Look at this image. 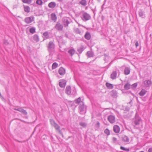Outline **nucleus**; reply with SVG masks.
<instances>
[{"label":"nucleus","mask_w":152,"mask_h":152,"mask_svg":"<svg viewBox=\"0 0 152 152\" xmlns=\"http://www.w3.org/2000/svg\"><path fill=\"white\" fill-rule=\"evenodd\" d=\"M65 92L68 95H75L76 93V91L75 89L74 88L72 90H71L70 86H67L66 87Z\"/></svg>","instance_id":"obj_1"},{"label":"nucleus","mask_w":152,"mask_h":152,"mask_svg":"<svg viewBox=\"0 0 152 152\" xmlns=\"http://www.w3.org/2000/svg\"><path fill=\"white\" fill-rule=\"evenodd\" d=\"M47 49L49 52H52L54 49L55 45L53 41H50L47 46Z\"/></svg>","instance_id":"obj_2"},{"label":"nucleus","mask_w":152,"mask_h":152,"mask_svg":"<svg viewBox=\"0 0 152 152\" xmlns=\"http://www.w3.org/2000/svg\"><path fill=\"white\" fill-rule=\"evenodd\" d=\"M82 19L84 21H86L89 20L91 17L90 15L86 12H82L81 16Z\"/></svg>","instance_id":"obj_3"},{"label":"nucleus","mask_w":152,"mask_h":152,"mask_svg":"<svg viewBox=\"0 0 152 152\" xmlns=\"http://www.w3.org/2000/svg\"><path fill=\"white\" fill-rule=\"evenodd\" d=\"M71 21V19L70 18L67 17H64L62 19V22L64 27H67L68 25L70 23Z\"/></svg>","instance_id":"obj_4"},{"label":"nucleus","mask_w":152,"mask_h":152,"mask_svg":"<svg viewBox=\"0 0 152 152\" xmlns=\"http://www.w3.org/2000/svg\"><path fill=\"white\" fill-rule=\"evenodd\" d=\"M50 122L51 125L53 126L55 129L58 131L59 132L61 133V131L60 130V126L57 124L53 120H50Z\"/></svg>","instance_id":"obj_5"},{"label":"nucleus","mask_w":152,"mask_h":152,"mask_svg":"<svg viewBox=\"0 0 152 152\" xmlns=\"http://www.w3.org/2000/svg\"><path fill=\"white\" fill-rule=\"evenodd\" d=\"M63 25L58 22H57L55 26V28L59 31H61L63 30Z\"/></svg>","instance_id":"obj_6"},{"label":"nucleus","mask_w":152,"mask_h":152,"mask_svg":"<svg viewBox=\"0 0 152 152\" xmlns=\"http://www.w3.org/2000/svg\"><path fill=\"white\" fill-rule=\"evenodd\" d=\"M107 120L111 124L114 123L115 121V116L112 115H109L108 116Z\"/></svg>","instance_id":"obj_7"},{"label":"nucleus","mask_w":152,"mask_h":152,"mask_svg":"<svg viewBox=\"0 0 152 152\" xmlns=\"http://www.w3.org/2000/svg\"><path fill=\"white\" fill-rule=\"evenodd\" d=\"M81 104H80V105L79 106V109L80 113L82 114L83 113V112H84L85 111V107L84 103L83 102H81Z\"/></svg>","instance_id":"obj_8"},{"label":"nucleus","mask_w":152,"mask_h":152,"mask_svg":"<svg viewBox=\"0 0 152 152\" xmlns=\"http://www.w3.org/2000/svg\"><path fill=\"white\" fill-rule=\"evenodd\" d=\"M66 81L64 80H60V82L59 83V85L61 88H64L66 85Z\"/></svg>","instance_id":"obj_9"},{"label":"nucleus","mask_w":152,"mask_h":152,"mask_svg":"<svg viewBox=\"0 0 152 152\" xmlns=\"http://www.w3.org/2000/svg\"><path fill=\"white\" fill-rule=\"evenodd\" d=\"M58 72L59 74L61 75H64L65 73V69L62 67H61L59 69Z\"/></svg>","instance_id":"obj_10"},{"label":"nucleus","mask_w":152,"mask_h":152,"mask_svg":"<svg viewBox=\"0 0 152 152\" xmlns=\"http://www.w3.org/2000/svg\"><path fill=\"white\" fill-rule=\"evenodd\" d=\"M34 20V18L29 17L26 18L25 19V22L28 24L32 22Z\"/></svg>","instance_id":"obj_11"},{"label":"nucleus","mask_w":152,"mask_h":152,"mask_svg":"<svg viewBox=\"0 0 152 152\" xmlns=\"http://www.w3.org/2000/svg\"><path fill=\"white\" fill-rule=\"evenodd\" d=\"M113 130L114 132L116 133H118L120 131L119 126L117 125H115L113 126Z\"/></svg>","instance_id":"obj_12"},{"label":"nucleus","mask_w":152,"mask_h":152,"mask_svg":"<svg viewBox=\"0 0 152 152\" xmlns=\"http://www.w3.org/2000/svg\"><path fill=\"white\" fill-rule=\"evenodd\" d=\"M111 95L113 98H116L118 96L116 90H112L111 92Z\"/></svg>","instance_id":"obj_13"},{"label":"nucleus","mask_w":152,"mask_h":152,"mask_svg":"<svg viewBox=\"0 0 152 152\" xmlns=\"http://www.w3.org/2000/svg\"><path fill=\"white\" fill-rule=\"evenodd\" d=\"M117 73L116 71H113L110 75V78L112 80H114L116 78Z\"/></svg>","instance_id":"obj_14"},{"label":"nucleus","mask_w":152,"mask_h":152,"mask_svg":"<svg viewBox=\"0 0 152 152\" xmlns=\"http://www.w3.org/2000/svg\"><path fill=\"white\" fill-rule=\"evenodd\" d=\"M122 141L128 143L129 142V138L127 136L124 135L122 137Z\"/></svg>","instance_id":"obj_15"},{"label":"nucleus","mask_w":152,"mask_h":152,"mask_svg":"<svg viewBox=\"0 0 152 152\" xmlns=\"http://www.w3.org/2000/svg\"><path fill=\"white\" fill-rule=\"evenodd\" d=\"M85 38L88 40H89L91 38V35L90 33L88 31H87L84 35Z\"/></svg>","instance_id":"obj_16"},{"label":"nucleus","mask_w":152,"mask_h":152,"mask_svg":"<svg viewBox=\"0 0 152 152\" xmlns=\"http://www.w3.org/2000/svg\"><path fill=\"white\" fill-rule=\"evenodd\" d=\"M124 74L126 75H127L129 74L130 73V69L128 67H126L124 70Z\"/></svg>","instance_id":"obj_17"},{"label":"nucleus","mask_w":152,"mask_h":152,"mask_svg":"<svg viewBox=\"0 0 152 152\" xmlns=\"http://www.w3.org/2000/svg\"><path fill=\"white\" fill-rule=\"evenodd\" d=\"M131 85L129 82L127 83L124 86V88L126 90H128L130 89Z\"/></svg>","instance_id":"obj_18"},{"label":"nucleus","mask_w":152,"mask_h":152,"mask_svg":"<svg viewBox=\"0 0 152 152\" xmlns=\"http://www.w3.org/2000/svg\"><path fill=\"white\" fill-rule=\"evenodd\" d=\"M86 55L88 58H90L94 56V53L93 52L88 51L87 52Z\"/></svg>","instance_id":"obj_19"},{"label":"nucleus","mask_w":152,"mask_h":152,"mask_svg":"<svg viewBox=\"0 0 152 152\" xmlns=\"http://www.w3.org/2000/svg\"><path fill=\"white\" fill-rule=\"evenodd\" d=\"M140 119L139 118H136L134 121V126L139 125L140 124Z\"/></svg>","instance_id":"obj_20"},{"label":"nucleus","mask_w":152,"mask_h":152,"mask_svg":"<svg viewBox=\"0 0 152 152\" xmlns=\"http://www.w3.org/2000/svg\"><path fill=\"white\" fill-rule=\"evenodd\" d=\"M147 91L144 89H142L139 93V95L141 96H143L146 93Z\"/></svg>","instance_id":"obj_21"},{"label":"nucleus","mask_w":152,"mask_h":152,"mask_svg":"<svg viewBox=\"0 0 152 152\" xmlns=\"http://www.w3.org/2000/svg\"><path fill=\"white\" fill-rule=\"evenodd\" d=\"M68 52L70 56H72L75 54V51L74 49H71L68 51Z\"/></svg>","instance_id":"obj_22"},{"label":"nucleus","mask_w":152,"mask_h":152,"mask_svg":"<svg viewBox=\"0 0 152 152\" xmlns=\"http://www.w3.org/2000/svg\"><path fill=\"white\" fill-rule=\"evenodd\" d=\"M51 20L54 22H56L57 19L56 15L54 13H52L51 15Z\"/></svg>","instance_id":"obj_23"},{"label":"nucleus","mask_w":152,"mask_h":152,"mask_svg":"<svg viewBox=\"0 0 152 152\" xmlns=\"http://www.w3.org/2000/svg\"><path fill=\"white\" fill-rule=\"evenodd\" d=\"M74 101L75 103L77 104H79L80 103V104H81V102H83V101H81V99L80 97H79L77 99H75Z\"/></svg>","instance_id":"obj_24"},{"label":"nucleus","mask_w":152,"mask_h":152,"mask_svg":"<svg viewBox=\"0 0 152 152\" xmlns=\"http://www.w3.org/2000/svg\"><path fill=\"white\" fill-rule=\"evenodd\" d=\"M106 86L109 89H113V85L108 83H106Z\"/></svg>","instance_id":"obj_25"},{"label":"nucleus","mask_w":152,"mask_h":152,"mask_svg":"<svg viewBox=\"0 0 152 152\" xmlns=\"http://www.w3.org/2000/svg\"><path fill=\"white\" fill-rule=\"evenodd\" d=\"M74 31L76 34L81 35V32L79 28H75L74 30Z\"/></svg>","instance_id":"obj_26"},{"label":"nucleus","mask_w":152,"mask_h":152,"mask_svg":"<svg viewBox=\"0 0 152 152\" xmlns=\"http://www.w3.org/2000/svg\"><path fill=\"white\" fill-rule=\"evenodd\" d=\"M56 6V3L53 2H51L48 4V6L51 8H54Z\"/></svg>","instance_id":"obj_27"},{"label":"nucleus","mask_w":152,"mask_h":152,"mask_svg":"<svg viewBox=\"0 0 152 152\" xmlns=\"http://www.w3.org/2000/svg\"><path fill=\"white\" fill-rule=\"evenodd\" d=\"M33 39L36 42H38L39 41V37L37 34H35L33 36Z\"/></svg>","instance_id":"obj_28"},{"label":"nucleus","mask_w":152,"mask_h":152,"mask_svg":"<svg viewBox=\"0 0 152 152\" xmlns=\"http://www.w3.org/2000/svg\"><path fill=\"white\" fill-rule=\"evenodd\" d=\"M139 14L140 16L142 18H144L145 17V15L144 13L141 10L139 12Z\"/></svg>","instance_id":"obj_29"},{"label":"nucleus","mask_w":152,"mask_h":152,"mask_svg":"<svg viewBox=\"0 0 152 152\" xmlns=\"http://www.w3.org/2000/svg\"><path fill=\"white\" fill-rule=\"evenodd\" d=\"M144 83L145 84H147L148 86H150L151 84V81L149 80H145Z\"/></svg>","instance_id":"obj_30"},{"label":"nucleus","mask_w":152,"mask_h":152,"mask_svg":"<svg viewBox=\"0 0 152 152\" xmlns=\"http://www.w3.org/2000/svg\"><path fill=\"white\" fill-rule=\"evenodd\" d=\"M58 66V64L56 62H54L53 63L52 65V69H54L56 68Z\"/></svg>","instance_id":"obj_31"},{"label":"nucleus","mask_w":152,"mask_h":152,"mask_svg":"<svg viewBox=\"0 0 152 152\" xmlns=\"http://www.w3.org/2000/svg\"><path fill=\"white\" fill-rule=\"evenodd\" d=\"M20 112L24 115H27V113L25 110L21 108Z\"/></svg>","instance_id":"obj_32"},{"label":"nucleus","mask_w":152,"mask_h":152,"mask_svg":"<svg viewBox=\"0 0 152 152\" xmlns=\"http://www.w3.org/2000/svg\"><path fill=\"white\" fill-rule=\"evenodd\" d=\"M83 50V47L82 46L80 47L79 49H78L77 51L79 53H81Z\"/></svg>","instance_id":"obj_33"},{"label":"nucleus","mask_w":152,"mask_h":152,"mask_svg":"<svg viewBox=\"0 0 152 152\" xmlns=\"http://www.w3.org/2000/svg\"><path fill=\"white\" fill-rule=\"evenodd\" d=\"M43 35L46 39H48L49 37V34L47 31L45 32L43 34Z\"/></svg>","instance_id":"obj_34"},{"label":"nucleus","mask_w":152,"mask_h":152,"mask_svg":"<svg viewBox=\"0 0 152 152\" xmlns=\"http://www.w3.org/2000/svg\"><path fill=\"white\" fill-rule=\"evenodd\" d=\"M23 2L25 3L29 4L31 2V0H22Z\"/></svg>","instance_id":"obj_35"},{"label":"nucleus","mask_w":152,"mask_h":152,"mask_svg":"<svg viewBox=\"0 0 152 152\" xmlns=\"http://www.w3.org/2000/svg\"><path fill=\"white\" fill-rule=\"evenodd\" d=\"M30 32L31 34H34L35 32V29L34 28H32L30 29Z\"/></svg>","instance_id":"obj_36"},{"label":"nucleus","mask_w":152,"mask_h":152,"mask_svg":"<svg viewBox=\"0 0 152 152\" xmlns=\"http://www.w3.org/2000/svg\"><path fill=\"white\" fill-rule=\"evenodd\" d=\"M80 125L83 127H86V123L83 122H80L79 123Z\"/></svg>","instance_id":"obj_37"},{"label":"nucleus","mask_w":152,"mask_h":152,"mask_svg":"<svg viewBox=\"0 0 152 152\" xmlns=\"http://www.w3.org/2000/svg\"><path fill=\"white\" fill-rule=\"evenodd\" d=\"M104 133L106 134L107 135H109L110 134V132L109 130L108 129H106L104 131Z\"/></svg>","instance_id":"obj_38"},{"label":"nucleus","mask_w":152,"mask_h":152,"mask_svg":"<svg viewBox=\"0 0 152 152\" xmlns=\"http://www.w3.org/2000/svg\"><path fill=\"white\" fill-rule=\"evenodd\" d=\"M36 3L39 5H41L42 4V0H37Z\"/></svg>","instance_id":"obj_39"},{"label":"nucleus","mask_w":152,"mask_h":152,"mask_svg":"<svg viewBox=\"0 0 152 152\" xmlns=\"http://www.w3.org/2000/svg\"><path fill=\"white\" fill-rule=\"evenodd\" d=\"M80 4L83 5H85L86 4V1L85 0H82L80 2Z\"/></svg>","instance_id":"obj_40"},{"label":"nucleus","mask_w":152,"mask_h":152,"mask_svg":"<svg viewBox=\"0 0 152 152\" xmlns=\"http://www.w3.org/2000/svg\"><path fill=\"white\" fill-rule=\"evenodd\" d=\"M137 85V83H135L132 85V86L134 88H136Z\"/></svg>","instance_id":"obj_41"},{"label":"nucleus","mask_w":152,"mask_h":152,"mask_svg":"<svg viewBox=\"0 0 152 152\" xmlns=\"http://www.w3.org/2000/svg\"><path fill=\"white\" fill-rule=\"evenodd\" d=\"M113 143H115L117 142V138L115 137H113Z\"/></svg>","instance_id":"obj_42"},{"label":"nucleus","mask_w":152,"mask_h":152,"mask_svg":"<svg viewBox=\"0 0 152 152\" xmlns=\"http://www.w3.org/2000/svg\"><path fill=\"white\" fill-rule=\"evenodd\" d=\"M64 36L65 37L67 38H69V37L68 36V33L67 32H66L64 34Z\"/></svg>","instance_id":"obj_43"},{"label":"nucleus","mask_w":152,"mask_h":152,"mask_svg":"<svg viewBox=\"0 0 152 152\" xmlns=\"http://www.w3.org/2000/svg\"><path fill=\"white\" fill-rule=\"evenodd\" d=\"M21 108H15L14 109V110L18 111L20 112Z\"/></svg>","instance_id":"obj_44"},{"label":"nucleus","mask_w":152,"mask_h":152,"mask_svg":"<svg viewBox=\"0 0 152 152\" xmlns=\"http://www.w3.org/2000/svg\"><path fill=\"white\" fill-rule=\"evenodd\" d=\"M129 108L127 107H126L125 108V110L127 111H129Z\"/></svg>","instance_id":"obj_45"},{"label":"nucleus","mask_w":152,"mask_h":152,"mask_svg":"<svg viewBox=\"0 0 152 152\" xmlns=\"http://www.w3.org/2000/svg\"><path fill=\"white\" fill-rule=\"evenodd\" d=\"M135 45L136 47H137L139 46V43L138 41H137L135 43Z\"/></svg>","instance_id":"obj_46"},{"label":"nucleus","mask_w":152,"mask_h":152,"mask_svg":"<svg viewBox=\"0 0 152 152\" xmlns=\"http://www.w3.org/2000/svg\"><path fill=\"white\" fill-rule=\"evenodd\" d=\"M120 149L121 150L124 151V150H125V148L123 146H121L120 147Z\"/></svg>","instance_id":"obj_47"},{"label":"nucleus","mask_w":152,"mask_h":152,"mask_svg":"<svg viewBox=\"0 0 152 152\" xmlns=\"http://www.w3.org/2000/svg\"><path fill=\"white\" fill-rule=\"evenodd\" d=\"M148 152H152V147L148 149Z\"/></svg>","instance_id":"obj_48"},{"label":"nucleus","mask_w":152,"mask_h":152,"mask_svg":"<svg viewBox=\"0 0 152 152\" xmlns=\"http://www.w3.org/2000/svg\"><path fill=\"white\" fill-rule=\"evenodd\" d=\"M124 151H126L127 152H129V148H125V150Z\"/></svg>","instance_id":"obj_49"},{"label":"nucleus","mask_w":152,"mask_h":152,"mask_svg":"<svg viewBox=\"0 0 152 152\" xmlns=\"http://www.w3.org/2000/svg\"><path fill=\"white\" fill-rule=\"evenodd\" d=\"M24 10L25 12H27V13H28L30 12V10Z\"/></svg>","instance_id":"obj_50"},{"label":"nucleus","mask_w":152,"mask_h":152,"mask_svg":"<svg viewBox=\"0 0 152 152\" xmlns=\"http://www.w3.org/2000/svg\"><path fill=\"white\" fill-rule=\"evenodd\" d=\"M132 103V100H131V101L129 103L131 104Z\"/></svg>","instance_id":"obj_51"},{"label":"nucleus","mask_w":152,"mask_h":152,"mask_svg":"<svg viewBox=\"0 0 152 152\" xmlns=\"http://www.w3.org/2000/svg\"><path fill=\"white\" fill-rule=\"evenodd\" d=\"M60 37L61 39H62V38H63V37H62V36H60V37Z\"/></svg>","instance_id":"obj_52"},{"label":"nucleus","mask_w":152,"mask_h":152,"mask_svg":"<svg viewBox=\"0 0 152 152\" xmlns=\"http://www.w3.org/2000/svg\"><path fill=\"white\" fill-rule=\"evenodd\" d=\"M140 152H144L143 151H140Z\"/></svg>","instance_id":"obj_53"},{"label":"nucleus","mask_w":152,"mask_h":152,"mask_svg":"<svg viewBox=\"0 0 152 152\" xmlns=\"http://www.w3.org/2000/svg\"><path fill=\"white\" fill-rule=\"evenodd\" d=\"M1 96V93H0V96Z\"/></svg>","instance_id":"obj_54"},{"label":"nucleus","mask_w":152,"mask_h":152,"mask_svg":"<svg viewBox=\"0 0 152 152\" xmlns=\"http://www.w3.org/2000/svg\"><path fill=\"white\" fill-rule=\"evenodd\" d=\"M83 26V27L86 28V27H85V26Z\"/></svg>","instance_id":"obj_55"},{"label":"nucleus","mask_w":152,"mask_h":152,"mask_svg":"<svg viewBox=\"0 0 152 152\" xmlns=\"http://www.w3.org/2000/svg\"><path fill=\"white\" fill-rule=\"evenodd\" d=\"M98 124H99V122H98Z\"/></svg>","instance_id":"obj_56"}]
</instances>
